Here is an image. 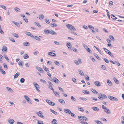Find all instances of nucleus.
<instances>
[{
	"mask_svg": "<svg viewBox=\"0 0 124 124\" xmlns=\"http://www.w3.org/2000/svg\"><path fill=\"white\" fill-rule=\"evenodd\" d=\"M78 118L80 120V122L82 123H83L84 121H87L88 119L86 117L83 116H78Z\"/></svg>",
	"mask_w": 124,
	"mask_h": 124,
	"instance_id": "obj_1",
	"label": "nucleus"
},
{
	"mask_svg": "<svg viewBox=\"0 0 124 124\" xmlns=\"http://www.w3.org/2000/svg\"><path fill=\"white\" fill-rule=\"evenodd\" d=\"M67 27L70 30L72 31H76V29L72 25L70 24H67L66 25Z\"/></svg>",
	"mask_w": 124,
	"mask_h": 124,
	"instance_id": "obj_2",
	"label": "nucleus"
},
{
	"mask_svg": "<svg viewBox=\"0 0 124 124\" xmlns=\"http://www.w3.org/2000/svg\"><path fill=\"white\" fill-rule=\"evenodd\" d=\"M108 97L109 98V99L112 101H118V99L115 97H113V96H108Z\"/></svg>",
	"mask_w": 124,
	"mask_h": 124,
	"instance_id": "obj_3",
	"label": "nucleus"
},
{
	"mask_svg": "<svg viewBox=\"0 0 124 124\" xmlns=\"http://www.w3.org/2000/svg\"><path fill=\"white\" fill-rule=\"evenodd\" d=\"M46 101L51 106H54L55 105L54 103L52 102L50 100H46Z\"/></svg>",
	"mask_w": 124,
	"mask_h": 124,
	"instance_id": "obj_4",
	"label": "nucleus"
},
{
	"mask_svg": "<svg viewBox=\"0 0 124 124\" xmlns=\"http://www.w3.org/2000/svg\"><path fill=\"white\" fill-rule=\"evenodd\" d=\"M42 113L41 111H39L37 113V114L39 117L44 119L45 118L44 117L42 114Z\"/></svg>",
	"mask_w": 124,
	"mask_h": 124,
	"instance_id": "obj_5",
	"label": "nucleus"
},
{
	"mask_svg": "<svg viewBox=\"0 0 124 124\" xmlns=\"http://www.w3.org/2000/svg\"><path fill=\"white\" fill-rule=\"evenodd\" d=\"M53 82H54L56 84H58L60 82L55 77L53 78Z\"/></svg>",
	"mask_w": 124,
	"mask_h": 124,
	"instance_id": "obj_6",
	"label": "nucleus"
},
{
	"mask_svg": "<svg viewBox=\"0 0 124 124\" xmlns=\"http://www.w3.org/2000/svg\"><path fill=\"white\" fill-rule=\"evenodd\" d=\"M35 87H36V90L38 92H40V91L39 89V88H38V87H39V85L37 83H35L33 84Z\"/></svg>",
	"mask_w": 124,
	"mask_h": 124,
	"instance_id": "obj_7",
	"label": "nucleus"
},
{
	"mask_svg": "<svg viewBox=\"0 0 124 124\" xmlns=\"http://www.w3.org/2000/svg\"><path fill=\"white\" fill-rule=\"evenodd\" d=\"M36 68L38 71H40V72H44V71L43 69L39 67L36 66Z\"/></svg>",
	"mask_w": 124,
	"mask_h": 124,
	"instance_id": "obj_8",
	"label": "nucleus"
},
{
	"mask_svg": "<svg viewBox=\"0 0 124 124\" xmlns=\"http://www.w3.org/2000/svg\"><path fill=\"white\" fill-rule=\"evenodd\" d=\"M48 54L52 56L55 57L56 56L55 53L52 52H49L48 53Z\"/></svg>",
	"mask_w": 124,
	"mask_h": 124,
	"instance_id": "obj_9",
	"label": "nucleus"
},
{
	"mask_svg": "<svg viewBox=\"0 0 124 124\" xmlns=\"http://www.w3.org/2000/svg\"><path fill=\"white\" fill-rule=\"evenodd\" d=\"M44 16L43 14H41L39 16V18L40 20H43V19L44 18Z\"/></svg>",
	"mask_w": 124,
	"mask_h": 124,
	"instance_id": "obj_10",
	"label": "nucleus"
},
{
	"mask_svg": "<svg viewBox=\"0 0 124 124\" xmlns=\"http://www.w3.org/2000/svg\"><path fill=\"white\" fill-rule=\"evenodd\" d=\"M14 122V120L12 119H10L8 120V122L11 124H13Z\"/></svg>",
	"mask_w": 124,
	"mask_h": 124,
	"instance_id": "obj_11",
	"label": "nucleus"
},
{
	"mask_svg": "<svg viewBox=\"0 0 124 124\" xmlns=\"http://www.w3.org/2000/svg\"><path fill=\"white\" fill-rule=\"evenodd\" d=\"M64 111L66 113H67L68 114H70V113H71V111L68 108H66L64 109Z\"/></svg>",
	"mask_w": 124,
	"mask_h": 124,
	"instance_id": "obj_12",
	"label": "nucleus"
},
{
	"mask_svg": "<svg viewBox=\"0 0 124 124\" xmlns=\"http://www.w3.org/2000/svg\"><path fill=\"white\" fill-rule=\"evenodd\" d=\"M49 33L54 35H56L57 34V33L56 32L51 30L49 31Z\"/></svg>",
	"mask_w": 124,
	"mask_h": 124,
	"instance_id": "obj_13",
	"label": "nucleus"
},
{
	"mask_svg": "<svg viewBox=\"0 0 124 124\" xmlns=\"http://www.w3.org/2000/svg\"><path fill=\"white\" fill-rule=\"evenodd\" d=\"M104 111L108 114H110L111 113V111L108 108H107L106 110H104Z\"/></svg>",
	"mask_w": 124,
	"mask_h": 124,
	"instance_id": "obj_14",
	"label": "nucleus"
},
{
	"mask_svg": "<svg viewBox=\"0 0 124 124\" xmlns=\"http://www.w3.org/2000/svg\"><path fill=\"white\" fill-rule=\"evenodd\" d=\"M7 48L6 46H3L2 47V51L3 52H7Z\"/></svg>",
	"mask_w": 124,
	"mask_h": 124,
	"instance_id": "obj_15",
	"label": "nucleus"
},
{
	"mask_svg": "<svg viewBox=\"0 0 124 124\" xmlns=\"http://www.w3.org/2000/svg\"><path fill=\"white\" fill-rule=\"evenodd\" d=\"M26 34L28 36H30L32 37H34V36L29 32H27L26 33Z\"/></svg>",
	"mask_w": 124,
	"mask_h": 124,
	"instance_id": "obj_16",
	"label": "nucleus"
},
{
	"mask_svg": "<svg viewBox=\"0 0 124 124\" xmlns=\"http://www.w3.org/2000/svg\"><path fill=\"white\" fill-rule=\"evenodd\" d=\"M12 23L14 24H15L17 27L19 28L20 27V25L18 23L15 21H13Z\"/></svg>",
	"mask_w": 124,
	"mask_h": 124,
	"instance_id": "obj_17",
	"label": "nucleus"
},
{
	"mask_svg": "<svg viewBox=\"0 0 124 124\" xmlns=\"http://www.w3.org/2000/svg\"><path fill=\"white\" fill-rule=\"evenodd\" d=\"M107 82L108 84L110 86H111L112 85V83L111 81L109 80H107Z\"/></svg>",
	"mask_w": 124,
	"mask_h": 124,
	"instance_id": "obj_18",
	"label": "nucleus"
},
{
	"mask_svg": "<svg viewBox=\"0 0 124 124\" xmlns=\"http://www.w3.org/2000/svg\"><path fill=\"white\" fill-rule=\"evenodd\" d=\"M29 43L27 42H25L23 43V45L24 46H29Z\"/></svg>",
	"mask_w": 124,
	"mask_h": 124,
	"instance_id": "obj_19",
	"label": "nucleus"
},
{
	"mask_svg": "<svg viewBox=\"0 0 124 124\" xmlns=\"http://www.w3.org/2000/svg\"><path fill=\"white\" fill-rule=\"evenodd\" d=\"M111 17L114 20H116L117 19V18L114 15H111Z\"/></svg>",
	"mask_w": 124,
	"mask_h": 124,
	"instance_id": "obj_20",
	"label": "nucleus"
},
{
	"mask_svg": "<svg viewBox=\"0 0 124 124\" xmlns=\"http://www.w3.org/2000/svg\"><path fill=\"white\" fill-rule=\"evenodd\" d=\"M59 102H60L61 104H63V103L64 102V103H65L64 101L62 99H60L58 100Z\"/></svg>",
	"mask_w": 124,
	"mask_h": 124,
	"instance_id": "obj_21",
	"label": "nucleus"
},
{
	"mask_svg": "<svg viewBox=\"0 0 124 124\" xmlns=\"http://www.w3.org/2000/svg\"><path fill=\"white\" fill-rule=\"evenodd\" d=\"M53 92L55 95L57 96L58 97H60V95L59 94V93L56 91H54V90L53 91Z\"/></svg>",
	"mask_w": 124,
	"mask_h": 124,
	"instance_id": "obj_22",
	"label": "nucleus"
},
{
	"mask_svg": "<svg viewBox=\"0 0 124 124\" xmlns=\"http://www.w3.org/2000/svg\"><path fill=\"white\" fill-rule=\"evenodd\" d=\"M20 73L19 72L17 73L14 76V78L15 79L17 78L19 75Z\"/></svg>",
	"mask_w": 124,
	"mask_h": 124,
	"instance_id": "obj_23",
	"label": "nucleus"
},
{
	"mask_svg": "<svg viewBox=\"0 0 124 124\" xmlns=\"http://www.w3.org/2000/svg\"><path fill=\"white\" fill-rule=\"evenodd\" d=\"M78 71L79 72V74L82 76H83L84 75V73L83 72L81 71V70H78Z\"/></svg>",
	"mask_w": 124,
	"mask_h": 124,
	"instance_id": "obj_24",
	"label": "nucleus"
},
{
	"mask_svg": "<svg viewBox=\"0 0 124 124\" xmlns=\"http://www.w3.org/2000/svg\"><path fill=\"white\" fill-rule=\"evenodd\" d=\"M23 57L24 59H26L29 57V56L28 54H25L24 55Z\"/></svg>",
	"mask_w": 124,
	"mask_h": 124,
	"instance_id": "obj_25",
	"label": "nucleus"
},
{
	"mask_svg": "<svg viewBox=\"0 0 124 124\" xmlns=\"http://www.w3.org/2000/svg\"><path fill=\"white\" fill-rule=\"evenodd\" d=\"M33 38L39 41H40L41 40V39L37 36H34V37Z\"/></svg>",
	"mask_w": 124,
	"mask_h": 124,
	"instance_id": "obj_26",
	"label": "nucleus"
},
{
	"mask_svg": "<svg viewBox=\"0 0 124 124\" xmlns=\"http://www.w3.org/2000/svg\"><path fill=\"white\" fill-rule=\"evenodd\" d=\"M67 46L69 48H70V47L72 46L71 44L70 43H67Z\"/></svg>",
	"mask_w": 124,
	"mask_h": 124,
	"instance_id": "obj_27",
	"label": "nucleus"
},
{
	"mask_svg": "<svg viewBox=\"0 0 124 124\" xmlns=\"http://www.w3.org/2000/svg\"><path fill=\"white\" fill-rule=\"evenodd\" d=\"M95 84L98 86H100L101 85L100 83L98 81L95 82L94 83Z\"/></svg>",
	"mask_w": 124,
	"mask_h": 124,
	"instance_id": "obj_28",
	"label": "nucleus"
},
{
	"mask_svg": "<svg viewBox=\"0 0 124 124\" xmlns=\"http://www.w3.org/2000/svg\"><path fill=\"white\" fill-rule=\"evenodd\" d=\"M91 90L93 93L95 94H97L98 93V92L94 89H91Z\"/></svg>",
	"mask_w": 124,
	"mask_h": 124,
	"instance_id": "obj_29",
	"label": "nucleus"
},
{
	"mask_svg": "<svg viewBox=\"0 0 124 124\" xmlns=\"http://www.w3.org/2000/svg\"><path fill=\"white\" fill-rule=\"evenodd\" d=\"M107 98V96L104 94H101V98L106 99Z\"/></svg>",
	"mask_w": 124,
	"mask_h": 124,
	"instance_id": "obj_30",
	"label": "nucleus"
},
{
	"mask_svg": "<svg viewBox=\"0 0 124 124\" xmlns=\"http://www.w3.org/2000/svg\"><path fill=\"white\" fill-rule=\"evenodd\" d=\"M50 25L52 27H56L57 26V25L56 24L54 23H51L50 24Z\"/></svg>",
	"mask_w": 124,
	"mask_h": 124,
	"instance_id": "obj_31",
	"label": "nucleus"
},
{
	"mask_svg": "<svg viewBox=\"0 0 124 124\" xmlns=\"http://www.w3.org/2000/svg\"><path fill=\"white\" fill-rule=\"evenodd\" d=\"M83 92L85 94H89L90 93L88 91L86 90L83 91Z\"/></svg>",
	"mask_w": 124,
	"mask_h": 124,
	"instance_id": "obj_32",
	"label": "nucleus"
},
{
	"mask_svg": "<svg viewBox=\"0 0 124 124\" xmlns=\"http://www.w3.org/2000/svg\"><path fill=\"white\" fill-rule=\"evenodd\" d=\"M92 109L95 111H98L99 110V108L97 107H93Z\"/></svg>",
	"mask_w": 124,
	"mask_h": 124,
	"instance_id": "obj_33",
	"label": "nucleus"
},
{
	"mask_svg": "<svg viewBox=\"0 0 124 124\" xmlns=\"http://www.w3.org/2000/svg\"><path fill=\"white\" fill-rule=\"evenodd\" d=\"M93 55L95 56V57L98 60H100V58L98 56V55L96 54L95 53H94L93 54Z\"/></svg>",
	"mask_w": 124,
	"mask_h": 124,
	"instance_id": "obj_34",
	"label": "nucleus"
},
{
	"mask_svg": "<svg viewBox=\"0 0 124 124\" xmlns=\"http://www.w3.org/2000/svg\"><path fill=\"white\" fill-rule=\"evenodd\" d=\"M54 62L55 65L57 66H59L60 65V63L58 62L57 61H54Z\"/></svg>",
	"mask_w": 124,
	"mask_h": 124,
	"instance_id": "obj_35",
	"label": "nucleus"
},
{
	"mask_svg": "<svg viewBox=\"0 0 124 124\" xmlns=\"http://www.w3.org/2000/svg\"><path fill=\"white\" fill-rule=\"evenodd\" d=\"M27 101L29 103L31 104H32V101L29 98Z\"/></svg>",
	"mask_w": 124,
	"mask_h": 124,
	"instance_id": "obj_36",
	"label": "nucleus"
},
{
	"mask_svg": "<svg viewBox=\"0 0 124 124\" xmlns=\"http://www.w3.org/2000/svg\"><path fill=\"white\" fill-rule=\"evenodd\" d=\"M71 99L73 101H76V99L73 96H71Z\"/></svg>",
	"mask_w": 124,
	"mask_h": 124,
	"instance_id": "obj_37",
	"label": "nucleus"
},
{
	"mask_svg": "<svg viewBox=\"0 0 124 124\" xmlns=\"http://www.w3.org/2000/svg\"><path fill=\"white\" fill-rule=\"evenodd\" d=\"M14 10L16 12H20V9L18 8H14Z\"/></svg>",
	"mask_w": 124,
	"mask_h": 124,
	"instance_id": "obj_38",
	"label": "nucleus"
},
{
	"mask_svg": "<svg viewBox=\"0 0 124 124\" xmlns=\"http://www.w3.org/2000/svg\"><path fill=\"white\" fill-rule=\"evenodd\" d=\"M104 50L105 51V52L107 53L108 54V53L109 52H110L106 48H103Z\"/></svg>",
	"mask_w": 124,
	"mask_h": 124,
	"instance_id": "obj_39",
	"label": "nucleus"
},
{
	"mask_svg": "<svg viewBox=\"0 0 124 124\" xmlns=\"http://www.w3.org/2000/svg\"><path fill=\"white\" fill-rule=\"evenodd\" d=\"M85 79L87 80L88 81L89 80V77L88 75H86L85 77Z\"/></svg>",
	"mask_w": 124,
	"mask_h": 124,
	"instance_id": "obj_40",
	"label": "nucleus"
},
{
	"mask_svg": "<svg viewBox=\"0 0 124 124\" xmlns=\"http://www.w3.org/2000/svg\"><path fill=\"white\" fill-rule=\"evenodd\" d=\"M78 108L79 110L82 112H83L84 111V109L81 107H78Z\"/></svg>",
	"mask_w": 124,
	"mask_h": 124,
	"instance_id": "obj_41",
	"label": "nucleus"
},
{
	"mask_svg": "<svg viewBox=\"0 0 124 124\" xmlns=\"http://www.w3.org/2000/svg\"><path fill=\"white\" fill-rule=\"evenodd\" d=\"M79 99L82 100H83L85 101H86L88 100L87 99L84 98L80 97L79 98Z\"/></svg>",
	"mask_w": 124,
	"mask_h": 124,
	"instance_id": "obj_42",
	"label": "nucleus"
},
{
	"mask_svg": "<svg viewBox=\"0 0 124 124\" xmlns=\"http://www.w3.org/2000/svg\"><path fill=\"white\" fill-rule=\"evenodd\" d=\"M12 35L14 37L17 38H18L19 37L18 35L16 33H13Z\"/></svg>",
	"mask_w": 124,
	"mask_h": 124,
	"instance_id": "obj_43",
	"label": "nucleus"
},
{
	"mask_svg": "<svg viewBox=\"0 0 124 124\" xmlns=\"http://www.w3.org/2000/svg\"><path fill=\"white\" fill-rule=\"evenodd\" d=\"M50 110L54 114H55V115H56L57 114V112H56L55 111H54V110L52 109H50Z\"/></svg>",
	"mask_w": 124,
	"mask_h": 124,
	"instance_id": "obj_44",
	"label": "nucleus"
},
{
	"mask_svg": "<svg viewBox=\"0 0 124 124\" xmlns=\"http://www.w3.org/2000/svg\"><path fill=\"white\" fill-rule=\"evenodd\" d=\"M23 62L22 61H20L18 63V64L22 66H23Z\"/></svg>",
	"mask_w": 124,
	"mask_h": 124,
	"instance_id": "obj_45",
	"label": "nucleus"
},
{
	"mask_svg": "<svg viewBox=\"0 0 124 124\" xmlns=\"http://www.w3.org/2000/svg\"><path fill=\"white\" fill-rule=\"evenodd\" d=\"M6 88L11 93L13 92V91L12 90V89L11 88H10L8 87H7Z\"/></svg>",
	"mask_w": 124,
	"mask_h": 124,
	"instance_id": "obj_46",
	"label": "nucleus"
},
{
	"mask_svg": "<svg viewBox=\"0 0 124 124\" xmlns=\"http://www.w3.org/2000/svg\"><path fill=\"white\" fill-rule=\"evenodd\" d=\"M88 28L90 29H93V30L94 29V28L92 25H88Z\"/></svg>",
	"mask_w": 124,
	"mask_h": 124,
	"instance_id": "obj_47",
	"label": "nucleus"
},
{
	"mask_svg": "<svg viewBox=\"0 0 124 124\" xmlns=\"http://www.w3.org/2000/svg\"><path fill=\"white\" fill-rule=\"evenodd\" d=\"M0 6L2 8L4 9L5 10H7V8L5 6L3 5H1Z\"/></svg>",
	"mask_w": 124,
	"mask_h": 124,
	"instance_id": "obj_48",
	"label": "nucleus"
},
{
	"mask_svg": "<svg viewBox=\"0 0 124 124\" xmlns=\"http://www.w3.org/2000/svg\"><path fill=\"white\" fill-rule=\"evenodd\" d=\"M53 85H48V87L51 90L53 91L54 89L52 87Z\"/></svg>",
	"mask_w": 124,
	"mask_h": 124,
	"instance_id": "obj_49",
	"label": "nucleus"
},
{
	"mask_svg": "<svg viewBox=\"0 0 124 124\" xmlns=\"http://www.w3.org/2000/svg\"><path fill=\"white\" fill-rule=\"evenodd\" d=\"M49 30H44V32L45 34H47L48 33H49Z\"/></svg>",
	"mask_w": 124,
	"mask_h": 124,
	"instance_id": "obj_50",
	"label": "nucleus"
},
{
	"mask_svg": "<svg viewBox=\"0 0 124 124\" xmlns=\"http://www.w3.org/2000/svg\"><path fill=\"white\" fill-rule=\"evenodd\" d=\"M34 23H35V24L39 27L40 28L41 27V26L39 23H36V22H35Z\"/></svg>",
	"mask_w": 124,
	"mask_h": 124,
	"instance_id": "obj_51",
	"label": "nucleus"
},
{
	"mask_svg": "<svg viewBox=\"0 0 124 124\" xmlns=\"http://www.w3.org/2000/svg\"><path fill=\"white\" fill-rule=\"evenodd\" d=\"M57 122V121L55 119H54L53 120V121L51 123L52 124H54V123H56Z\"/></svg>",
	"mask_w": 124,
	"mask_h": 124,
	"instance_id": "obj_52",
	"label": "nucleus"
},
{
	"mask_svg": "<svg viewBox=\"0 0 124 124\" xmlns=\"http://www.w3.org/2000/svg\"><path fill=\"white\" fill-rule=\"evenodd\" d=\"M109 38L110 39L114 41V37L110 35Z\"/></svg>",
	"mask_w": 124,
	"mask_h": 124,
	"instance_id": "obj_53",
	"label": "nucleus"
},
{
	"mask_svg": "<svg viewBox=\"0 0 124 124\" xmlns=\"http://www.w3.org/2000/svg\"><path fill=\"white\" fill-rule=\"evenodd\" d=\"M0 72L2 73V74L3 75H5L6 74V72L4 71L2 69H1V70H0Z\"/></svg>",
	"mask_w": 124,
	"mask_h": 124,
	"instance_id": "obj_54",
	"label": "nucleus"
},
{
	"mask_svg": "<svg viewBox=\"0 0 124 124\" xmlns=\"http://www.w3.org/2000/svg\"><path fill=\"white\" fill-rule=\"evenodd\" d=\"M45 21L48 24H49L50 23L49 20L47 19H45Z\"/></svg>",
	"mask_w": 124,
	"mask_h": 124,
	"instance_id": "obj_55",
	"label": "nucleus"
},
{
	"mask_svg": "<svg viewBox=\"0 0 124 124\" xmlns=\"http://www.w3.org/2000/svg\"><path fill=\"white\" fill-rule=\"evenodd\" d=\"M74 62L77 65H79V63L78 61L77 60H74Z\"/></svg>",
	"mask_w": 124,
	"mask_h": 124,
	"instance_id": "obj_56",
	"label": "nucleus"
},
{
	"mask_svg": "<svg viewBox=\"0 0 124 124\" xmlns=\"http://www.w3.org/2000/svg\"><path fill=\"white\" fill-rule=\"evenodd\" d=\"M25 79L24 78H21L20 80V81L21 83H23L24 82Z\"/></svg>",
	"mask_w": 124,
	"mask_h": 124,
	"instance_id": "obj_57",
	"label": "nucleus"
},
{
	"mask_svg": "<svg viewBox=\"0 0 124 124\" xmlns=\"http://www.w3.org/2000/svg\"><path fill=\"white\" fill-rule=\"evenodd\" d=\"M54 42L55 44L57 45H60V43L56 41H54Z\"/></svg>",
	"mask_w": 124,
	"mask_h": 124,
	"instance_id": "obj_58",
	"label": "nucleus"
},
{
	"mask_svg": "<svg viewBox=\"0 0 124 124\" xmlns=\"http://www.w3.org/2000/svg\"><path fill=\"white\" fill-rule=\"evenodd\" d=\"M86 50L88 52L90 53H92V51L89 48H88Z\"/></svg>",
	"mask_w": 124,
	"mask_h": 124,
	"instance_id": "obj_59",
	"label": "nucleus"
},
{
	"mask_svg": "<svg viewBox=\"0 0 124 124\" xmlns=\"http://www.w3.org/2000/svg\"><path fill=\"white\" fill-rule=\"evenodd\" d=\"M38 124H43V122L42 121H38L37 122Z\"/></svg>",
	"mask_w": 124,
	"mask_h": 124,
	"instance_id": "obj_60",
	"label": "nucleus"
},
{
	"mask_svg": "<svg viewBox=\"0 0 124 124\" xmlns=\"http://www.w3.org/2000/svg\"><path fill=\"white\" fill-rule=\"evenodd\" d=\"M70 114L71 116H72L74 117H75L76 116L75 115V114H74V113H73L71 112V113H70Z\"/></svg>",
	"mask_w": 124,
	"mask_h": 124,
	"instance_id": "obj_61",
	"label": "nucleus"
},
{
	"mask_svg": "<svg viewBox=\"0 0 124 124\" xmlns=\"http://www.w3.org/2000/svg\"><path fill=\"white\" fill-rule=\"evenodd\" d=\"M4 68L6 70H8V67L7 65L6 64H5L4 65Z\"/></svg>",
	"mask_w": 124,
	"mask_h": 124,
	"instance_id": "obj_62",
	"label": "nucleus"
},
{
	"mask_svg": "<svg viewBox=\"0 0 124 124\" xmlns=\"http://www.w3.org/2000/svg\"><path fill=\"white\" fill-rule=\"evenodd\" d=\"M83 46L84 47V48L86 50H87V49L88 48V46L86 45H85V44H83Z\"/></svg>",
	"mask_w": 124,
	"mask_h": 124,
	"instance_id": "obj_63",
	"label": "nucleus"
},
{
	"mask_svg": "<svg viewBox=\"0 0 124 124\" xmlns=\"http://www.w3.org/2000/svg\"><path fill=\"white\" fill-rule=\"evenodd\" d=\"M9 39L11 41L13 42H15V40L13 38H11Z\"/></svg>",
	"mask_w": 124,
	"mask_h": 124,
	"instance_id": "obj_64",
	"label": "nucleus"
}]
</instances>
